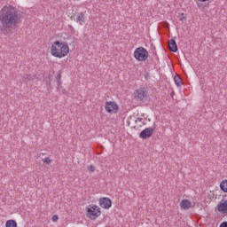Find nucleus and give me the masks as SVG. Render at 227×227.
<instances>
[{"instance_id": "nucleus-1", "label": "nucleus", "mask_w": 227, "mask_h": 227, "mask_svg": "<svg viewBox=\"0 0 227 227\" xmlns=\"http://www.w3.org/2000/svg\"><path fill=\"white\" fill-rule=\"evenodd\" d=\"M20 24V11L13 5L7 4L0 10V31L9 35Z\"/></svg>"}, {"instance_id": "nucleus-2", "label": "nucleus", "mask_w": 227, "mask_h": 227, "mask_svg": "<svg viewBox=\"0 0 227 227\" xmlns=\"http://www.w3.org/2000/svg\"><path fill=\"white\" fill-rule=\"evenodd\" d=\"M51 54L55 58H65L70 52V48L68 44L65 43H60L59 41H56L51 48Z\"/></svg>"}, {"instance_id": "nucleus-3", "label": "nucleus", "mask_w": 227, "mask_h": 227, "mask_svg": "<svg viewBox=\"0 0 227 227\" xmlns=\"http://www.w3.org/2000/svg\"><path fill=\"white\" fill-rule=\"evenodd\" d=\"M86 212L87 217H89V219H91V221H95V219L100 217V214H102V212L100 211V207L97 205L89 206L88 207H86Z\"/></svg>"}, {"instance_id": "nucleus-4", "label": "nucleus", "mask_w": 227, "mask_h": 227, "mask_svg": "<svg viewBox=\"0 0 227 227\" xmlns=\"http://www.w3.org/2000/svg\"><path fill=\"white\" fill-rule=\"evenodd\" d=\"M134 58L137 61H146L148 59V51L140 46L135 50Z\"/></svg>"}, {"instance_id": "nucleus-5", "label": "nucleus", "mask_w": 227, "mask_h": 227, "mask_svg": "<svg viewBox=\"0 0 227 227\" xmlns=\"http://www.w3.org/2000/svg\"><path fill=\"white\" fill-rule=\"evenodd\" d=\"M105 109L106 113H109L110 114H116L118 113V105L114 101H107L105 105Z\"/></svg>"}, {"instance_id": "nucleus-6", "label": "nucleus", "mask_w": 227, "mask_h": 227, "mask_svg": "<svg viewBox=\"0 0 227 227\" xmlns=\"http://www.w3.org/2000/svg\"><path fill=\"white\" fill-rule=\"evenodd\" d=\"M134 95L137 100H145V97H146V90L145 88L136 90Z\"/></svg>"}, {"instance_id": "nucleus-7", "label": "nucleus", "mask_w": 227, "mask_h": 227, "mask_svg": "<svg viewBox=\"0 0 227 227\" xmlns=\"http://www.w3.org/2000/svg\"><path fill=\"white\" fill-rule=\"evenodd\" d=\"M153 128H146L142 132H140L139 137H141V139H148V137H152L153 135Z\"/></svg>"}, {"instance_id": "nucleus-8", "label": "nucleus", "mask_w": 227, "mask_h": 227, "mask_svg": "<svg viewBox=\"0 0 227 227\" xmlns=\"http://www.w3.org/2000/svg\"><path fill=\"white\" fill-rule=\"evenodd\" d=\"M113 205V202L110 200L109 198H101L99 200V206L102 207V208H111V206Z\"/></svg>"}, {"instance_id": "nucleus-9", "label": "nucleus", "mask_w": 227, "mask_h": 227, "mask_svg": "<svg viewBox=\"0 0 227 227\" xmlns=\"http://www.w3.org/2000/svg\"><path fill=\"white\" fill-rule=\"evenodd\" d=\"M216 208L220 214H227V200L220 201Z\"/></svg>"}, {"instance_id": "nucleus-10", "label": "nucleus", "mask_w": 227, "mask_h": 227, "mask_svg": "<svg viewBox=\"0 0 227 227\" xmlns=\"http://www.w3.org/2000/svg\"><path fill=\"white\" fill-rule=\"evenodd\" d=\"M192 207V202H191L189 200H183L180 202V207L182 210H189Z\"/></svg>"}, {"instance_id": "nucleus-11", "label": "nucleus", "mask_w": 227, "mask_h": 227, "mask_svg": "<svg viewBox=\"0 0 227 227\" xmlns=\"http://www.w3.org/2000/svg\"><path fill=\"white\" fill-rule=\"evenodd\" d=\"M168 49L171 52H176V51H178V46L174 39L168 41Z\"/></svg>"}, {"instance_id": "nucleus-12", "label": "nucleus", "mask_w": 227, "mask_h": 227, "mask_svg": "<svg viewBox=\"0 0 227 227\" xmlns=\"http://www.w3.org/2000/svg\"><path fill=\"white\" fill-rule=\"evenodd\" d=\"M174 81H175V83L178 86V88H180V86H182V84H184V82H182V78H180V76H178V75H176L174 77Z\"/></svg>"}, {"instance_id": "nucleus-13", "label": "nucleus", "mask_w": 227, "mask_h": 227, "mask_svg": "<svg viewBox=\"0 0 227 227\" xmlns=\"http://www.w3.org/2000/svg\"><path fill=\"white\" fill-rule=\"evenodd\" d=\"M6 227H17V222L15 220H8L5 223Z\"/></svg>"}, {"instance_id": "nucleus-14", "label": "nucleus", "mask_w": 227, "mask_h": 227, "mask_svg": "<svg viewBox=\"0 0 227 227\" xmlns=\"http://www.w3.org/2000/svg\"><path fill=\"white\" fill-rule=\"evenodd\" d=\"M220 189H222L223 191V192H227V180L221 182Z\"/></svg>"}, {"instance_id": "nucleus-15", "label": "nucleus", "mask_w": 227, "mask_h": 227, "mask_svg": "<svg viewBox=\"0 0 227 227\" xmlns=\"http://www.w3.org/2000/svg\"><path fill=\"white\" fill-rule=\"evenodd\" d=\"M77 20H78V22H80V24H82V22H84V14L82 12H81L78 15Z\"/></svg>"}, {"instance_id": "nucleus-16", "label": "nucleus", "mask_w": 227, "mask_h": 227, "mask_svg": "<svg viewBox=\"0 0 227 227\" xmlns=\"http://www.w3.org/2000/svg\"><path fill=\"white\" fill-rule=\"evenodd\" d=\"M33 79H35V76H33L31 74H25L23 76V80L24 81H33Z\"/></svg>"}, {"instance_id": "nucleus-17", "label": "nucleus", "mask_w": 227, "mask_h": 227, "mask_svg": "<svg viewBox=\"0 0 227 227\" xmlns=\"http://www.w3.org/2000/svg\"><path fill=\"white\" fill-rule=\"evenodd\" d=\"M88 171H90V173H95V166L90 165L87 167Z\"/></svg>"}, {"instance_id": "nucleus-18", "label": "nucleus", "mask_w": 227, "mask_h": 227, "mask_svg": "<svg viewBox=\"0 0 227 227\" xmlns=\"http://www.w3.org/2000/svg\"><path fill=\"white\" fill-rule=\"evenodd\" d=\"M43 162H44V164H51V162H52V160H51V159H49V158H45V159L43 160Z\"/></svg>"}, {"instance_id": "nucleus-19", "label": "nucleus", "mask_w": 227, "mask_h": 227, "mask_svg": "<svg viewBox=\"0 0 227 227\" xmlns=\"http://www.w3.org/2000/svg\"><path fill=\"white\" fill-rule=\"evenodd\" d=\"M51 219H52L53 223H57V221L59 219V217L58 216V215H54Z\"/></svg>"}, {"instance_id": "nucleus-20", "label": "nucleus", "mask_w": 227, "mask_h": 227, "mask_svg": "<svg viewBox=\"0 0 227 227\" xmlns=\"http://www.w3.org/2000/svg\"><path fill=\"white\" fill-rule=\"evenodd\" d=\"M220 227H227V222H223L220 224Z\"/></svg>"}, {"instance_id": "nucleus-21", "label": "nucleus", "mask_w": 227, "mask_h": 227, "mask_svg": "<svg viewBox=\"0 0 227 227\" xmlns=\"http://www.w3.org/2000/svg\"><path fill=\"white\" fill-rule=\"evenodd\" d=\"M199 1H200V3H205V2H207L208 0H199Z\"/></svg>"}, {"instance_id": "nucleus-22", "label": "nucleus", "mask_w": 227, "mask_h": 227, "mask_svg": "<svg viewBox=\"0 0 227 227\" xmlns=\"http://www.w3.org/2000/svg\"><path fill=\"white\" fill-rule=\"evenodd\" d=\"M184 19H185V17H183V18H181L180 20H184Z\"/></svg>"}, {"instance_id": "nucleus-23", "label": "nucleus", "mask_w": 227, "mask_h": 227, "mask_svg": "<svg viewBox=\"0 0 227 227\" xmlns=\"http://www.w3.org/2000/svg\"><path fill=\"white\" fill-rule=\"evenodd\" d=\"M138 120H139V121H141L142 119H141V118H138Z\"/></svg>"}]
</instances>
